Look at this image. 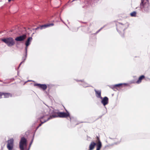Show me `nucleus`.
<instances>
[{
	"mask_svg": "<svg viewBox=\"0 0 150 150\" xmlns=\"http://www.w3.org/2000/svg\"><path fill=\"white\" fill-rule=\"evenodd\" d=\"M140 8L142 10L145 12H148L149 10V4L148 0L144 1L141 0L140 4Z\"/></svg>",
	"mask_w": 150,
	"mask_h": 150,
	"instance_id": "obj_1",
	"label": "nucleus"
},
{
	"mask_svg": "<svg viewBox=\"0 0 150 150\" xmlns=\"http://www.w3.org/2000/svg\"><path fill=\"white\" fill-rule=\"evenodd\" d=\"M129 24L126 22L124 23H118L116 24L117 30L118 32L123 31L127 29L129 26Z\"/></svg>",
	"mask_w": 150,
	"mask_h": 150,
	"instance_id": "obj_2",
	"label": "nucleus"
},
{
	"mask_svg": "<svg viewBox=\"0 0 150 150\" xmlns=\"http://www.w3.org/2000/svg\"><path fill=\"white\" fill-rule=\"evenodd\" d=\"M1 40L5 43L8 46L11 47L15 44V42L13 38L9 37L1 39Z\"/></svg>",
	"mask_w": 150,
	"mask_h": 150,
	"instance_id": "obj_3",
	"label": "nucleus"
},
{
	"mask_svg": "<svg viewBox=\"0 0 150 150\" xmlns=\"http://www.w3.org/2000/svg\"><path fill=\"white\" fill-rule=\"evenodd\" d=\"M47 110H45V113H43L45 115L46 114L48 113V115L46 117V118L47 119V120L52 119L53 118L58 117L59 116V113L58 111L56 110H53L52 112V115H50V117H48L49 115V113L48 112H45Z\"/></svg>",
	"mask_w": 150,
	"mask_h": 150,
	"instance_id": "obj_4",
	"label": "nucleus"
},
{
	"mask_svg": "<svg viewBox=\"0 0 150 150\" xmlns=\"http://www.w3.org/2000/svg\"><path fill=\"white\" fill-rule=\"evenodd\" d=\"M27 146V140L24 137H22L19 143V148L21 150H24V146L26 147Z\"/></svg>",
	"mask_w": 150,
	"mask_h": 150,
	"instance_id": "obj_5",
	"label": "nucleus"
},
{
	"mask_svg": "<svg viewBox=\"0 0 150 150\" xmlns=\"http://www.w3.org/2000/svg\"><path fill=\"white\" fill-rule=\"evenodd\" d=\"M14 145V140L13 138L10 139L7 141V147L8 150H12Z\"/></svg>",
	"mask_w": 150,
	"mask_h": 150,
	"instance_id": "obj_6",
	"label": "nucleus"
},
{
	"mask_svg": "<svg viewBox=\"0 0 150 150\" xmlns=\"http://www.w3.org/2000/svg\"><path fill=\"white\" fill-rule=\"evenodd\" d=\"M48 115V113L46 114L45 115L43 114V116L41 117L40 118L41 123L39 125V126L37 127L36 129H37L40 126H41L42 124L48 121L46 118V117Z\"/></svg>",
	"mask_w": 150,
	"mask_h": 150,
	"instance_id": "obj_7",
	"label": "nucleus"
},
{
	"mask_svg": "<svg viewBox=\"0 0 150 150\" xmlns=\"http://www.w3.org/2000/svg\"><path fill=\"white\" fill-rule=\"evenodd\" d=\"M96 138L97 139L96 141V142L97 143L96 145V150H100L102 147V143L100 140L99 137H98L97 136Z\"/></svg>",
	"mask_w": 150,
	"mask_h": 150,
	"instance_id": "obj_8",
	"label": "nucleus"
},
{
	"mask_svg": "<svg viewBox=\"0 0 150 150\" xmlns=\"http://www.w3.org/2000/svg\"><path fill=\"white\" fill-rule=\"evenodd\" d=\"M26 38V35L25 34H23V35L17 37L15 39V40L17 41H21L25 40Z\"/></svg>",
	"mask_w": 150,
	"mask_h": 150,
	"instance_id": "obj_9",
	"label": "nucleus"
},
{
	"mask_svg": "<svg viewBox=\"0 0 150 150\" xmlns=\"http://www.w3.org/2000/svg\"><path fill=\"white\" fill-rule=\"evenodd\" d=\"M101 99V103L104 106L108 104V98L107 97H105Z\"/></svg>",
	"mask_w": 150,
	"mask_h": 150,
	"instance_id": "obj_10",
	"label": "nucleus"
},
{
	"mask_svg": "<svg viewBox=\"0 0 150 150\" xmlns=\"http://www.w3.org/2000/svg\"><path fill=\"white\" fill-rule=\"evenodd\" d=\"M69 116V113L67 112V113L64 112H59V117H67Z\"/></svg>",
	"mask_w": 150,
	"mask_h": 150,
	"instance_id": "obj_11",
	"label": "nucleus"
},
{
	"mask_svg": "<svg viewBox=\"0 0 150 150\" xmlns=\"http://www.w3.org/2000/svg\"><path fill=\"white\" fill-rule=\"evenodd\" d=\"M54 25L53 23H49L43 25H42L40 26V27H38L36 28V29L40 28V29L42 30L44 28H45L48 27H50L51 26H52Z\"/></svg>",
	"mask_w": 150,
	"mask_h": 150,
	"instance_id": "obj_12",
	"label": "nucleus"
},
{
	"mask_svg": "<svg viewBox=\"0 0 150 150\" xmlns=\"http://www.w3.org/2000/svg\"><path fill=\"white\" fill-rule=\"evenodd\" d=\"M94 91L96 93V97L100 99L102 98V97L101 96V90H97L96 89H94Z\"/></svg>",
	"mask_w": 150,
	"mask_h": 150,
	"instance_id": "obj_13",
	"label": "nucleus"
},
{
	"mask_svg": "<svg viewBox=\"0 0 150 150\" xmlns=\"http://www.w3.org/2000/svg\"><path fill=\"white\" fill-rule=\"evenodd\" d=\"M34 86H38L39 87L42 89L44 90H46L47 88V86L45 84H41L37 83L35 84Z\"/></svg>",
	"mask_w": 150,
	"mask_h": 150,
	"instance_id": "obj_14",
	"label": "nucleus"
},
{
	"mask_svg": "<svg viewBox=\"0 0 150 150\" xmlns=\"http://www.w3.org/2000/svg\"><path fill=\"white\" fill-rule=\"evenodd\" d=\"M32 40V38L31 37H29L28 39L27 40L25 43V46H28L30 44Z\"/></svg>",
	"mask_w": 150,
	"mask_h": 150,
	"instance_id": "obj_15",
	"label": "nucleus"
},
{
	"mask_svg": "<svg viewBox=\"0 0 150 150\" xmlns=\"http://www.w3.org/2000/svg\"><path fill=\"white\" fill-rule=\"evenodd\" d=\"M96 143L94 142H92L91 143L89 146V150H92L94 148Z\"/></svg>",
	"mask_w": 150,
	"mask_h": 150,
	"instance_id": "obj_16",
	"label": "nucleus"
},
{
	"mask_svg": "<svg viewBox=\"0 0 150 150\" xmlns=\"http://www.w3.org/2000/svg\"><path fill=\"white\" fill-rule=\"evenodd\" d=\"M3 93L2 96H4V98H7L11 96V95L10 93Z\"/></svg>",
	"mask_w": 150,
	"mask_h": 150,
	"instance_id": "obj_17",
	"label": "nucleus"
},
{
	"mask_svg": "<svg viewBox=\"0 0 150 150\" xmlns=\"http://www.w3.org/2000/svg\"><path fill=\"white\" fill-rule=\"evenodd\" d=\"M144 78V75L141 76L139 78L138 80L137 81V83L138 84L140 83L141 82V80L142 79Z\"/></svg>",
	"mask_w": 150,
	"mask_h": 150,
	"instance_id": "obj_18",
	"label": "nucleus"
},
{
	"mask_svg": "<svg viewBox=\"0 0 150 150\" xmlns=\"http://www.w3.org/2000/svg\"><path fill=\"white\" fill-rule=\"evenodd\" d=\"M27 56H26V54H25V56H24V57H23L22 58V60H23V61L21 62L20 64L19 65V67H18V68H19V67H20V65H21V64L23 62H24L25 61V60H26V57H27Z\"/></svg>",
	"mask_w": 150,
	"mask_h": 150,
	"instance_id": "obj_19",
	"label": "nucleus"
},
{
	"mask_svg": "<svg viewBox=\"0 0 150 150\" xmlns=\"http://www.w3.org/2000/svg\"><path fill=\"white\" fill-rule=\"evenodd\" d=\"M82 85L84 87H85L90 86L88 84L86 83H85L84 82H82Z\"/></svg>",
	"mask_w": 150,
	"mask_h": 150,
	"instance_id": "obj_20",
	"label": "nucleus"
},
{
	"mask_svg": "<svg viewBox=\"0 0 150 150\" xmlns=\"http://www.w3.org/2000/svg\"><path fill=\"white\" fill-rule=\"evenodd\" d=\"M136 12L135 11H133L130 13V15L132 17H135L136 16Z\"/></svg>",
	"mask_w": 150,
	"mask_h": 150,
	"instance_id": "obj_21",
	"label": "nucleus"
},
{
	"mask_svg": "<svg viewBox=\"0 0 150 150\" xmlns=\"http://www.w3.org/2000/svg\"><path fill=\"white\" fill-rule=\"evenodd\" d=\"M122 85V83H120L119 84H116L114 86V88H115V87H120Z\"/></svg>",
	"mask_w": 150,
	"mask_h": 150,
	"instance_id": "obj_22",
	"label": "nucleus"
},
{
	"mask_svg": "<svg viewBox=\"0 0 150 150\" xmlns=\"http://www.w3.org/2000/svg\"><path fill=\"white\" fill-rule=\"evenodd\" d=\"M28 47L26 46V47L25 48V53L26 54V56H27V49H28Z\"/></svg>",
	"mask_w": 150,
	"mask_h": 150,
	"instance_id": "obj_23",
	"label": "nucleus"
},
{
	"mask_svg": "<svg viewBox=\"0 0 150 150\" xmlns=\"http://www.w3.org/2000/svg\"><path fill=\"white\" fill-rule=\"evenodd\" d=\"M103 28H101L100 29H99L97 31V32H96V33H98L103 28Z\"/></svg>",
	"mask_w": 150,
	"mask_h": 150,
	"instance_id": "obj_24",
	"label": "nucleus"
},
{
	"mask_svg": "<svg viewBox=\"0 0 150 150\" xmlns=\"http://www.w3.org/2000/svg\"><path fill=\"white\" fill-rule=\"evenodd\" d=\"M33 141V139H32L31 142L30 143V146H31V145L32 144V143Z\"/></svg>",
	"mask_w": 150,
	"mask_h": 150,
	"instance_id": "obj_25",
	"label": "nucleus"
},
{
	"mask_svg": "<svg viewBox=\"0 0 150 150\" xmlns=\"http://www.w3.org/2000/svg\"><path fill=\"white\" fill-rule=\"evenodd\" d=\"M3 93H1V92H0V98H1V96H2V95Z\"/></svg>",
	"mask_w": 150,
	"mask_h": 150,
	"instance_id": "obj_26",
	"label": "nucleus"
},
{
	"mask_svg": "<svg viewBox=\"0 0 150 150\" xmlns=\"http://www.w3.org/2000/svg\"><path fill=\"white\" fill-rule=\"evenodd\" d=\"M0 81L2 82V81H1V80H0Z\"/></svg>",
	"mask_w": 150,
	"mask_h": 150,
	"instance_id": "obj_27",
	"label": "nucleus"
}]
</instances>
